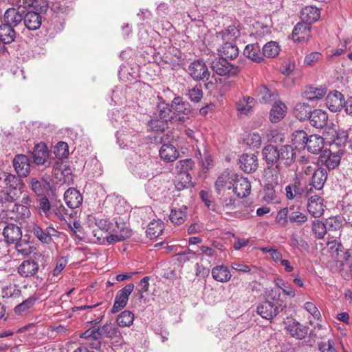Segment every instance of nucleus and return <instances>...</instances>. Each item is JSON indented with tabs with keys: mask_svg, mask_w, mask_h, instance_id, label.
Segmentation results:
<instances>
[{
	"mask_svg": "<svg viewBox=\"0 0 352 352\" xmlns=\"http://www.w3.org/2000/svg\"><path fill=\"white\" fill-rule=\"evenodd\" d=\"M21 294V289L15 284H10L2 289V296L3 298L17 297Z\"/></svg>",
	"mask_w": 352,
	"mask_h": 352,
	"instance_id": "nucleus-64",
	"label": "nucleus"
},
{
	"mask_svg": "<svg viewBox=\"0 0 352 352\" xmlns=\"http://www.w3.org/2000/svg\"><path fill=\"white\" fill-rule=\"evenodd\" d=\"M324 146V139L318 135L309 136L305 148L311 153L316 154L322 151Z\"/></svg>",
	"mask_w": 352,
	"mask_h": 352,
	"instance_id": "nucleus-39",
	"label": "nucleus"
},
{
	"mask_svg": "<svg viewBox=\"0 0 352 352\" xmlns=\"http://www.w3.org/2000/svg\"><path fill=\"white\" fill-rule=\"evenodd\" d=\"M21 194V189L5 188L0 192V202L3 204L12 203L17 199Z\"/></svg>",
	"mask_w": 352,
	"mask_h": 352,
	"instance_id": "nucleus-45",
	"label": "nucleus"
},
{
	"mask_svg": "<svg viewBox=\"0 0 352 352\" xmlns=\"http://www.w3.org/2000/svg\"><path fill=\"white\" fill-rule=\"evenodd\" d=\"M153 162L146 155L135 154L129 162V168L131 173L140 179H146L153 175Z\"/></svg>",
	"mask_w": 352,
	"mask_h": 352,
	"instance_id": "nucleus-1",
	"label": "nucleus"
},
{
	"mask_svg": "<svg viewBox=\"0 0 352 352\" xmlns=\"http://www.w3.org/2000/svg\"><path fill=\"white\" fill-rule=\"evenodd\" d=\"M131 236V230L123 222H118L115 219L112 221L110 235L105 237L98 236L99 242H107L113 244L118 241H124Z\"/></svg>",
	"mask_w": 352,
	"mask_h": 352,
	"instance_id": "nucleus-2",
	"label": "nucleus"
},
{
	"mask_svg": "<svg viewBox=\"0 0 352 352\" xmlns=\"http://www.w3.org/2000/svg\"><path fill=\"white\" fill-rule=\"evenodd\" d=\"M170 107L174 115L184 116L188 115L192 110L188 102L184 101L181 97H175L171 102Z\"/></svg>",
	"mask_w": 352,
	"mask_h": 352,
	"instance_id": "nucleus-22",
	"label": "nucleus"
},
{
	"mask_svg": "<svg viewBox=\"0 0 352 352\" xmlns=\"http://www.w3.org/2000/svg\"><path fill=\"white\" fill-rule=\"evenodd\" d=\"M157 116L168 123H175L177 122H183L185 120L184 116L174 115L170 106V107H163L160 109Z\"/></svg>",
	"mask_w": 352,
	"mask_h": 352,
	"instance_id": "nucleus-44",
	"label": "nucleus"
},
{
	"mask_svg": "<svg viewBox=\"0 0 352 352\" xmlns=\"http://www.w3.org/2000/svg\"><path fill=\"white\" fill-rule=\"evenodd\" d=\"M232 192L239 198L246 197L250 194L251 184L247 178L236 175Z\"/></svg>",
	"mask_w": 352,
	"mask_h": 352,
	"instance_id": "nucleus-15",
	"label": "nucleus"
},
{
	"mask_svg": "<svg viewBox=\"0 0 352 352\" xmlns=\"http://www.w3.org/2000/svg\"><path fill=\"white\" fill-rule=\"evenodd\" d=\"M328 115L322 109L314 110L309 116L311 125L317 129L323 128L327 122Z\"/></svg>",
	"mask_w": 352,
	"mask_h": 352,
	"instance_id": "nucleus-32",
	"label": "nucleus"
},
{
	"mask_svg": "<svg viewBox=\"0 0 352 352\" xmlns=\"http://www.w3.org/2000/svg\"><path fill=\"white\" fill-rule=\"evenodd\" d=\"M38 300V297L37 296L32 295L30 296L28 299L23 301L21 303L18 305L14 307V312L18 315H21L23 313L25 312L30 308L33 307L35 302Z\"/></svg>",
	"mask_w": 352,
	"mask_h": 352,
	"instance_id": "nucleus-56",
	"label": "nucleus"
},
{
	"mask_svg": "<svg viewBox=\"0 0 352 352\" xmlns=\"http://www.w3.org/2000/svg\"><path fill=\"white\" fill-rule=\"evenodd\" d=\"M308 212L314 217H319L324 212L323 199L318 195L311 196L307 204Z\"/></svg>",
	"mask_w": 352,
	"mask_h": 352,
	"instance_id": "nucleus-24",
	"label": "nucleus"
},
{
	"mask_svg": "<svg viewBox=\"0 0 352 352\" xmlns=\"http://www.w3.org/2000/svg\"><path fill=\"white\" fill-rule=\"evenodd\" d=\"M280 47L278 43L275 41H270L267 43L263 47V57L274 58L279 54Z\"/></svg>",
	"mask_w": 352,
	"mask_h": 352,
	"instance_id": "nucleus-57",
	"label": "nucleus"
},
{
	"mask_svg": "<svg viewBox=\"0 0 352 352\" xmlns=\"http://www.w3.org/2000/svg\"><path fill=\"white\" fill-rule=\"evenodd\" d=\"M320 16V10L315 6H306L300 13L301 21L310 25L317 21Z\"/></svg>",
	"mask_w": 352,
	"mask_h": 352,
	"instance_id": "nucleus-29",
	"label": "nucleus"
},
{
	"mask_svg": "<svg viewBox=\"0 0 352 352\" xmlns=\"http://www.w3.org/2000/svg\"><path fill=\"white\" fill-rule=\"evenodd\" d=\"M191 175L190 173H180L177 174L175 187L178 190L188 188L192 186L191 181Z\"/></svg>",
	"mask_w": 352,
	"mask_h": 352,
	"instance_id": "nucleus-58",
	"label": "nucleus"
},
{
	"mask_svg": "<svg viewBox=\"0 0 352 352\" xmlns=\"http://www.w3.org/2000/svg\"><path fill=\"white\" fill-rule=\"evenodd\" d=\"M286 324L287 331L296 339L302 340L307 334V328L296 320H292Z\"/></svg>",
	"mask_w": 352,
	"mask_h": 352,
	"instance_id": "nucleus-27",
	"label": "nucleus"
},
{
	"mask_svg": "<svg viewBox=\"0 0 352 352\" xmlns=\"http://www.w3.org/2000/svg\"><path fill=\"white\" fill-rule=\"evenodd\" d=\"M312 190V187L300 186L299 182L289 184L285 187V195L288 199H299L302 196H309Z\"/></svg>",
	"mask_w": 352,
	"mask_h": 352,
	"instance_id": "nucleus-13",
	"label": "nucleus"
},
{
	"mask_svg": "<svg viewBox=\"0 0 352 352\" xmlns=\"http://www.w3.org/2000/svg\"><path fill=\"white\" fill-rule=\"evenodd\" d=\"M237 208L236 199L232 197H221L218 202L212 205V210L221 214H232Z\"/></svg>",
	"mask_w": 352,
	"mask_h": 352,
	"instance_id": "nucleus-11",
	"label": "nucleus"
},
{
	"mask_svg": "<svg viewBox=\"0 0 352 352\" xmlns=\"http://www.w3.org/2000/svg\"><path fill=\"white\" fill-rule=\"evenodd\" d=\"M1 183L5 184V188L13 189H21L23 185L17 177L5 172L0 175V185Z\"/></svg>",
	"mask_w": 352,
	"mask_h": 352,
	"instance_id": "nucleus-40",
	"label": "nucleus"
},
{
	"mask_svg": "<svg viewBox=\"0 0 352 352\" xmlns=\"http://www.w3.org/2000/svg\"><path fill=\"white\" fill-rule=\"evenodd\" d=\"M49 153L45 144H37L32 152L33 162L37 165H43L48 159Z\"/></svg>",
	"mask_w": 352,
	"mask_h": 352,
	"instance_id": "nucleus-28",
	"label": "nucleus"
},
{
	"mask_svg": "<svg viewBox=\"0 0 352 352\" xmlns=\"http://www.w3.org/2000/svg\"><path fill=\"white\" fill-rule=\"evenodd\" d=\"M287 107L282 101H276L270 112V120L273 123L280 122L286 116Z\"/></svg>",
	"mask_w": 352,
	"mask_h": 352,
	"instance_id": "nucleus-25",
	"label": "nucleus"
},
{
	"mask_svg": "<svg viewBox=\"0 0 352 352\" xmlns=\"http://www.w3.org/2000/svg\"><path fill=\"white\" fill-rule=\"evenodd\" d=\"M23 21L27 28L35 30L39 28L41 25V16L36 12H25Z\"/></svg>",
	"mask_w": 352,
	"mask_h": 352,
	"instance_id": "nucleus-36",
	"label": "nucleus"
},
{
	"mask_svg": "<svg viewBox=\"0 0 352 352\" xmlns=\"http://www.w3.org/2000/svg\"><path fill=\"white\" fill-rule=\"evenodd\" d=\"M274 283L278 289H280L283 293L290 298L296 296V292L291 285L281 278L274 280Z\"/></svg>",
	"mask_w": 352,
	"mask_h": 352,
	"instance_id": "nucleus-59",
	"label": "nucleus"
},
{
	"mask_svg": "<svg viewBox=\"0 0 352 352\" xmlns=\"http://www.w3.org/2000/svg\"><path fill=\"white\" fill-rule=\"evenodd\" d=\"M285 308L286 305H283L277 301L265 300L257 305L256 312L261 318L272 320Z\"/></svg>",
	"mask_w": 352,
	"mask_h": 352,
	"instance_id": "nucleus-3",
	"label": "nucleus"
},
{
	"mask_svg": "<svg viewBox=\"0 0 352 352\" xmlns=\"http://www.w3.org/2000/svg\"><path fill=\"white\" fill-rule=\"evenodd\" d=\"M239 166L247 173L256 171L258 166L257 155L254 153H243L239 157Z\"/></svg>",
	"mask_w": 352,
	"mask_h": 352,
	"instance_id": "nucleus-16",
	"label": "nucleus"
},
{
	"mask_svg": "<svg viewBox=\"0 0 352 352\" xmlns=\"http://www.w3.org/2000/svg\"><path fill=\"white\" fill-rule=\"evenodd\" d=\"M32 190L37 195L41 196L43 195L45 190L50 187V183L47 180H38L36 178H32L30 180Z\"/></svg>",
	"mask_w": 352,
	"mask_h": 352,
	"instance_id": "nucleus-55",
	"label": "nucleus"
},
{
	"mask_svg": "<svg viewBox=\"0 0 352 352\" xmlns=\"http://www.w3.org/2000/svg\"><path fill=\"white\" fill-rule=\"evenodd\" d=\"M289 222L296 223V226H301L307 221V217L302 213L298 208L294 206L289 207Z\"/></svg>",
	"mask_w": 352,
	"mask_h": 352,
	"instance_id": "nucleus-49",
	"label": "nucleus"
},
{
	"mask_svg": "<svg viewBox=\"0 0 352 352\" xmlns=\"http://www.w3.org/2000/svg\"><path fill=\"white\" fill-rule=\"evenodd\" d=\"M239 30L235 25H229L225 30L217 33V37L218 39L226 41V42L233 41L234 38L239 36Z\"/></svg>",
	"mask_w": 352,
	"mask_h": 352,
	"instance_id": "nucleus-46",
	"label": "nucleus"
},
{
	"mask_svg": "<svg viewBox=\"0 0 352 352\" xmlns=\"http://www.w3.org/2000/svg\"><path fill=\"white\" fill-rule=\"evenodd\" d=\"M25 13V10L19 7H17V8H11L6 11L2 21L16 28L18 25H21Z\"/></svg>",
	"mask_w": 352,
	"mask_h": 352,
	"instance_id": "nucleus-12",
	"label": "nucleus"
},
{
	"mask_svg": "<svg viewBox=\"0 0 352 352\" xmlns=\"http://www.w3.org/2000/svg\"><path fill=\"white\" fill-rule=\"evenodd\" d=\"M327 251L331 254V258L333 260L337 261L340 263V267L343 266L342 261L349 262L351 255L349 250H345L344 246L340 242H338L336 240L328 241L327 243V247L324 250Z\"/></svg>",
	"mask_w": 352,
	"mask_h": 352,
	"instance_id": "nucleus-4",
	"label": "nucleus"
},
{
	"mask_svg": "<svg viewBox=\"0 0 352 352\" xmlns=\"http://www.w3.org/2000/svg\"><path fill=\"white\" fill-rule=\"evenodd\" d=\"M254 98L250 96H245L239 100L236 103V109L240 115H246L252 107Z\"/></svg>",
	"mask_w": 352,
	"mask_h": 352,
	"instance_id": "nucleus-53",
	"label": "nucleus"
},
{
	"mask_svg": "<svg viewBox=\"0 0 352 352\" xmlns=\"http://www.w3.org/2000/svg\"><path fill=\"white\" fill-rule=\"evenodd\" d=\"M312 232L316 238L319 239H323L327 232L325 223L319 220L314 221L312 224Z\"/></svg>",
	"mask_w": 352,
	"mask_h": 352,
	"instance_id": "nucleus-61",
	"label": "nucleus"
},
{
	"mask_svg": "<svg viewBox=\"0 0 352 352\" xmlns=\"http://www.w3.org/2000/svg\"><path fill=\"white\" fill-rule=\"evenodd\" d=\"M194 166V162L191 159H185L179 160L177 162L175 170L177 174L180 173H190L189 171L192 170Z\"/></svg>",
	"mask_w": 352,
	"mask_h": 352,
	"instance_id": "nucleus-60",
	"label": "nucleus"
},
{
	"mask_svg": "<svg viewBox=\"0 0 352 352\" xmlns=\"http://www.w3.org/2000/svg\"><path fill=\"white\" fill-rule=\"evenodd\" d=\"M236 175L232 171L225 170L218 177L215 182V188L219 195L223 194L226 190H232Z\"/></svg>",
	"mask_w": 352,
	"mask_h": 352,
	"instance_id": "nucleus-10",
	"label": "nucleus"
},
{
	"mask_svg": "<svg viewBox=\"0 0 352 352\" xmlns=\"http://www.w3.org/2000/svg\"><path fill=\"white\" fill-rule=\"evenodd\" d=\"M134 318L135 316L133 312L124 310L117 316L116 322L121 327H130L133 324Z\"/></svg>",
	"mask_w": 352,
	"mask_h": 352,
	"instance_id": "nucleus-54",
	"label": "nucleus"
},
{
	"mask_svg": "<svg viewBox=\"0 0 352 352\" xmlns=\"http://www.w3.org/2000/svg\"><path fill=\"white\" fill-rule=\"evenodd\" d=\"M211 68L214 72L219 76H234L239 72L237 67H234L228 60L221 57L212 61Z\"/></svg>",
	"mask_w": 352,
	"mask_h": 352,
	"instance_id": "nucleus-7",
	"label": "nucleus"
},
{
	"mask_svg": "<svg viewBox=\"0 0 352 352\" xmlns=\"http://www.w3.org/2000/svg\"><path fill=\"white\" fill-rule=\"evenodd\" d=\"M327 230L340 232L344 226V219L340 216L330 217L324 221ZM340 236V232L338 233Z\"/></svg>",
	"mask_w": 352,
	"mask_h": 352,
	"instance_id": "nucleus-50",
	"label": "nucleus"
},
{
	"mask_svg": "<svg viewBox=\"0 0 352 352\" xmlns=\"http://www.w3.org/2000/svg\"><path fill=\"white\" fill-rule=\"evenodd\" d=\"M187 207L182 206L178 209H172L170 214V221L177 225H181L184 223L186 219Z\"/></svg>",
	"mask_w": 352,
	"mask_h": 352,
	"instance_id": "nucleus-51",
	"label": "nucleus"
},
{
	"mask_svg": "<svg viewBox=\"0 0 352 352\" xmlns=\"http://www.w3.org/2000/svg\"><path fill=\"white\" fill-rule=\"evenodd\" d=\"M164 230V223L160 220H153L149 223L148 228L146 231V236L150 239H154L160 236Z\"/></svg>",
	"mask_w": 352,
	"mask_h": 352,
	"instance_id": "nucleus-43",
	"label": "nucleus"
},
{
	"mask_svg": "<svg viewBox=\"0 0 352 352\" xmlns=\"http://www.w3.org/2000/svg\"><path fill=\"white\" fill-rule=\"evenodd\" d=\"M64 199L69 208L74 209L82 204V196L76 188H70L65 192Z\"/></svg>",
	"mask_w": 352,
	"mask_h": 352,
	"instance_id": "nucleus-23",
	"label": "nucleus"
},
{
	"mask_svg": "<svg viewBox=\"0 0 352 352\" xmlns=\"http://www.w3.org/2000/svg\"><path fill=\"white\" fill-rule=\"evenodd\" d=\"M69 215L68 210L60 202H56L52 204V208L48 218L54 221H66V217Z\"/></svg>",
	"mask_w": 352,
	"mask_h": 352,
	"instance_id": "nucleus-31",
	"label": "nucleus"
},
{
	"mask_svg": "<svg viewBox=\"0 0 352 352\" xmlns=\"http://www.w3.org/2000/svg\"><path fill=\"white\" fill-rule=\"evenodd\" d=\"M187 72L195 80L205 81L208 80L210 76L207 65L201 60H195L191 62Z\"/></svg>",
	"mask_w": 352,
	"mask_h": 352,
	"instance_id": "nucleus-6",
	"label": "nucleus"
},
{
	"mask_svg": "<svg viewBox=\"0 0 352 352\" xmlns=\"http://www.w3.org/2000/svg\"><path fill=\"white\" fill-rule=\"evenodd\" d=\"M160 156L164 162L175 161L179 156V153L171 144H164L160 149Z\"/></svg>",
	"mask_w": 352,
	"mask_h": 352,
	"instance_id": "nucleus-37",
	"label": "nucleus"
},
{
	"mask_svg": "<svg viewBox=\"0 0 352 352\" xmlns=\"http://www.w3.org/2000/svg\"><path fill=\"white\" fill-rule=\"evenodd\" d=\"M243 54L254 62L261 63L264 60L263 52H261V47L258 43L247 45L243 50Z\"/></svg>",
	"mask_w": 352,
	"mask_h": 352,
	"instance_id": "nucleus-33",
	"label": "nucleus"
},
{
	"mask_svg": "<svg viewBox=\"0 0 352 352\" xmlns=\"http://www.w3.org/2000/svg\"><path fill=\"white\" fill-rule=\"evenodd\" d=\"M311 112V107L305 103L296 104L294 109V116L300 121L309 119Z\"/></svg>",
	"mask_w": 352,
	"mask_h": 352,
	"instance_id": "nucleus-52",
	"label": "nucleus"
},
{
	"mask_svg": "<svg viewBox=\"0 0 352 352\" xmlns=\"http://www.w3.org/2000/svg\"><path fill=\"white\" fill-rule=\"evenodd\" d=\"M278 161L276 168L283 164L285 166H290L296 158V153L292 145L286 144L278 148Z\"/></svg>",
	"mask_w": 352,
	"mask_h": 352,
	"instance_id": "nucleus-17",
	"label": "nucleus"
},
{
	"mask_svg": "<svg viewBox=\"0 0 352 352\" xmlns=\"http://www.w3.org/2000/svg\"><path fill=\"white\" fill-rule=\"evenodd\" d=\"M263 159L268 166H273L278 164V148L272 144L265 146L262 151Z\"/></svg>",
	"mask_w": 352,
	"mask_h": 352,
	"instance_id": "nucleus-34",
	"label": "nucleus"
},
{
	"mask_svg": "<svg viewBox=\"0 0 352 352\" xmlns=\"http://www.w3.org/2000/svg\"><path fill=\"white\" fill-rule=\"evenodd\" d=\"M13 166L19 177H26L30 173V160L25 155H16L13 160Z\"/></svg>",
	"mask_w": 352,
	"mask_h": 352,
	"instance_id": "nucleus-21",
	"label": "nucleus"
},
{
	"mask_svg": "<svg viewBox=\"0 0 352 352\" xmlns=\"http://www.w3.org/2000/svg\"><path fill=\"white\" fill-rule=\"evenodd\" d=\"M344 96L338 91H333L328 94L326 98L327 108L332 112L339 111L343 107Z\"/></svg>",
	"mask_w": 352,
	"mask_h": 352,
	"instance_id": "nucleus-20",
	"label": "nucleus"
},
{
	"mask_svg": "<svg viewBox=\"0 0 352 352\" xmlns=\"http://www.w3.org/2000/svg\"><path fill=\"white\" fill-rule=\"evenodd\" d=\"M3 235L7 243H14L21 240L22 232L18 226L10 223L4 228Z\"/></svg>",
	"mask_w": 352,
	"mask_h": 352,
	"instance_id": "nucleus-26",
	"label": "nucleus"
},
{
	"mask_svg": "<svg viewBox=\"0 0 352 352\" xmlns=\"http://www.w3.org/2000/svg\"><path fill=\"white\" fill-rule=\"evenodd\" d=\"M98 335L109 338L115 342H119L122 338V333L116 324L107 322L97 329Z\"/></svg>",
	"mask_w": 352,
	"mask_h": 352,
	"instance_id": "nucleus-14",
	"label": "nucleus"
},
{
	"mask_svg": "<svg viewBox=\"0 0 352 352\" xmlns=\"http://www.w3.org/2000/svg\"><path fill=\"white\" fill-rule=\"evenodd\" d=\"M211 274L212 278L220 283H226L229 281L232 277L228 267L223 265L213 267Z\"/></svg>",
	"mask_w": 352,
	"mask_h": 352,
	"instance_id": "nucleus-38",
	"label": "nucleus"
},
{
	"mask_svg": "<svg viewBox=\"0 0 352 352\" xmlns=\"http://www.w3.org/2000/svg\"><path fill=\"white\" fill-rule=\"evenodd\" d=\"M255 96L261 103H268L275 100L278 94L276 90L270 89L265 85L258 87L255 91Z\"/></svg>",
	"mask_w": 352,
	"mask_h": 352,
	"instance_id": "nucleus-30",
	"label": "nucleus"
},
{
	"mask_svg": "<svg viewBox=\"0 0 352 352\" xmlns=\"http://www.w3.org/2000/svg\"><path fill=\"white\" fill-rule=\"evenodd\" d=\"M134 289L133 283L127 284L124 287L116 293L114 303L111 308V313L115 314L123 309L127 304L129 298Z\"/></svg>",
	"mask_w": 352,
	"mask_h": 352,
	"instance_id": "nucleus-8",
	"label": "nucleus"
},
{
	"mask_svg": "<svg viewBox=\"0 0 352 352\" xmlns=\"http://www.w3.org/2000/svg\"><path fill=\"white\" fill-rule=\"evenodd\" d=\"M342 154L340 150L333 152L330 149H325L320 155L318 161L329 170H333L339 166Z\"/></svg>",
	"mask_w": 352,
	"mask_h": 352,
	"instance_id": "nucleus-9",
	"label": "nucleus"
},
{
	"mask_svg": "<svg viewBox=\"0 0 352 352\" xmlns=\"http://www.w3.org/2000/svg\"><path fill=\"white\" fill-rule=\"evenodd\" d=\"M118 142L122 148H133L140 144V135L136 131L124 128L117 132Z\"/></svg>",
	"mask_w": 352,
	"mask_h": 352,
	"instance_id": "nucleus-5",
	"label": "nucleus"
},
{
	"mask_svg": "<svg viewBox=\"0 0 352 352\" xmlns=\"http://www.w3.org/2000/svg\"><path fill=\"white\" fill-rule=\"evenodd\" d=\"M276 221L281 227H285L289 222V207H285L280 209L276 215Z\"/></svg>",
	"mask_w": 352,
	"mask_h": 352,
	"instance_id": "nucleus-63",
	"label": "nucleus"
},
{
	"mask_svg": "<svg viewBox=\"0 0 352 352\" xmlns=\"http://www.w3.org/2000/svg\"><path fill=\"white\" fill-rule=\"evenodd\" d=\"M168 122L161 119L158 116L148 121L149 127L157 131H164L168 128Z\"/></svg>",
	"mask_w": 352,
	"mask_h": 352,
	"instance_id": "nucleus-62",
	"label": "nucleus"
},
{
	"mask_svg": "<svg viewBox=\"0 0 352 352\" xmlns=\"http://www.w3.org/2000/svg\"><path fill=\"white\" fill-rule=\"evenodd\" d=\"M292 36L294 41H308L311 36V25L301 21L295 25Z\"/></svg>",
	"mask_w": 352,
	"mask_h": 352,
	"instance_id": "nucleus-18",
	"label": "nucleus"
},
{
	"mask_svg": "<svg viewBox=\"0 0 352 352\" xmlns=\"http://www.w3.org/2000/svg\"><path fill=\"white\" fill-rule=\"evenodd\" d=\"M38 270V264L33 260H25L18 267V272L23 277L32 276Z\"/></svg>",
	"mask_w": 352,
	"mask_h": 352,
	"instance_id": "nucleus-35",
	"label": "nucleus"
},
{
	"mask_svg": "<svg viewBox=\"0 0 352 352\" xmlns=\"http://www.w3.org/2000/svg\"><path fill=\"white\" fill-rule=\"evenodd\" d=\"M327 178V170L324 168H319L314 171L312 175L311 184L309 187L313 186L316 190H321Z\"/></svg>",
	"mask_w": 352,
	"mask_h": 352,
	"instance_id": "nucleus-42",
	"label": "nucleus"
},
{
	"mask_svg": "<svg viewBox=\"0 0 352 352\" xmlns=\"http://www.w3.org/2000/svg\"><path fill=\"white\" fill-rule=\"evenodd\" d=\"M32 232L42 243L49 244L52 241V236H57V230L53 228L47 227L45 230L37 225H34Z\"/></svg>",
	"mask_w": 352,
	"mask_h": 352,
	"instance_id": "nucleus-19",
	"label": "nucleus"
},
{
	"mask_svg": "<svg viewBox=\"0 0 352 352\" xmlns=\"http://www.w3.org/2000/svg\"><path fill=\"white\" fill-rule=\"evenodd\" d=\"M221 58H226V60H233L239 55V49L237 46L232 42H226L219 50Z\"/></svg>",
	"mask_w": 352,
	"mask_h": 352,
	"instance_id": "nucleus-41",
	"label": "nucleus"
},
{
	"mask_svg": "<svg viewBox=\"0 0 352 352\" xmlns=\"http://www.w3.org/2000/svg\"><path fill=\"white\" fill-rule=\"evenodd\" d=\"M307 133L303 130H298L293 133L292 142L298 149L305 148L308 140Z\"/></svg>",
	"mask_w": 352,
	"mask_h": 352,
	"instance_id": "nucleus-48",
	"label": "nucleus"
},
{
	"mask_svg": "<svg viewBox=\"0 0 352 352\" xmlns=\"http://www.w3.org/2000/svg\"><path fill=\"white\" fill-rule=\"evenodd\" d=\"M327 94V89L322 87H309L304 92V97L310 101L322 99Z\"/></svg>",
	"mask_w": 352,
	"mask_h": 352,
	"instance_id": "nucleus-47",
	"label": "nucleus"
}]
</instances>
